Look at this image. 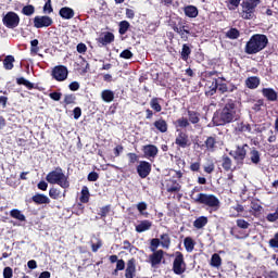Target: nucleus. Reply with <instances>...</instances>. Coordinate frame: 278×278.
Returning a JSON list of instances; mask_svg holds the SVG:
<instances>
[{
  "instance_id": "obj_42",
  "label": "nucleus",
  "mask_w": 278,
  "mask_h": 278,
  "mask_svg": "<svg viewBox=\"0 0 278 278\" xmlns=\"http://www.w3.org/2000/svg\"><path fill=\"white\" fill-rule=\"evenodd\" d=\"M118 34L119 36H125V34H127V31H129V27H131V24H129L128 21H122L118 24Z\"/></svg>"
},
{
  "instance_id": "obj_41",
  "label": "nucleus",
  "mask_w": 278,
  "mask_h": 278,
  "mask_svg": "<svg viewBox=\"0 0 278 278\" xmlns=\"http://www.w3.org/2000/svg\"><path fill=\"white\" fill-rule=\"evenodd\" d=\"M80 203H88L90 201V190L88 189L87 186H84L81 191H80V198H79Z\"/></svg>"
},
{
  "instance_id": "obj_54",
  "label": "nucleus",
  "mask_w": 278,
  "mask_h": 278,
  "mask_svg": "<svg viewBox=\"0 0 278 278\" xmlns=\"http://www.w3.org/2000/svg\"><path fill=\"white\" fill-rule=\"evenodd\" d=\"M119 58H122V60H131V58H134V52L129 49H125L119 53Z\"/></svg>"
},
{
  "instance_id": "obj_63",
  "label": "nucleus",
  "mask_w": 278,
  "mask_h": 278,
  "mask_svg": "<svg viewBox=\"0 0 278 278\" xmlns=\"http://www.w3.org/2000/svg\"><path fill=\"white\" fill-rule=\"evenodd\" d=\"M14 271L12 270V267H4L3 269V278H11L13 277Z\"/></svg>"
},
{
  "instance_id": "obj_59",
  "label": "nucleus",
  "mask_w": 278,
  "mask_h": 278,
  "mask_svg": "<svg viewBox=\"0 0 278 278\" xmlns=\"http://www.w3.org/2000/svg\"><path fill=\"white\" fill-rule=\"evenodd\" d=\"M53 12V5L51 4V0H47L43 5V13L51 14Z\"/></svg>"
},
{
  "instance_id": "obj_27",
  "label": "nucleus",
  "mask_w": 278,
  "mask_h": 278,
  "mask_svg": "<svg viewBox=\"0 0 278 278\" xmlns=\"http://www.w3.org/2000/svg\"><path fill=\"white\" fill-rule=\"evenodd\" d=\"M184 13L188 18H197L199 16V9L192 4L184 8Z\"/></svg>"
},
{
  "instance_id": "obj_55",
  "label": "nucleus",
  "mask_w": 278,
  "mask_h": 278,
  "mask_svg": "<svg viewBox=\"0 0 278 278\" xmlns=\"http://www.w3.org/2000/svg\"><path fill=\"white\" fill-rule=\"evenodd\" d=\"M266 220H268V223H276V220H278V205L274 213L267 214Z\"/></svg>"
},
{
  "instance_id": "obj_22",
  "label": "nucleus",
  "mask_w": 278,
  "mask_h": 278,
  "mask_svg": "<svg viewBox=\"0 0 278 278\" xmlns=\"http://www.w3.org/2000/svg\"><path fill=\"white\" fill-rule=\"evenodd\" d=\"M216 144H218V141H216V137H207L206 140L204 141V151L214 153L216 151Z\"/></svg>"
},
{
  "instance_id": "obj_20",
  "label": "nucleus",
  "mask_w": 278,
  "mask_h": 278,
  "mask_svg": "<svg viewBox=\"0 0 278 278\" xmlns=\"http://www.w3.org/2000/svg\"><path fill=\"white\" fill-rule=\"evenodd\" d=\"M262 94L267 101L271 103H275V101H278V93L273 88H263Z\"/></svg>"
},
{
  "instance_id": "obj_33",
  "label": "nucleus",
  "mask_w": 278,
  "mask_h": 278,
  "mask_svg": "<svg viewBox=\"0 0 278 278\" xmlns=\"http://www.w3.org/2000/svg\"><path fill=\"white\" fill-rule=\"evenodd\" d=\"M174 126L176 129H178V127L180 129H188V127H190V122L188 121V117H179L176 122H174Z\"/></svg>"
},
{
  "instance_id": "obj_35",
  "label": "nucleus",
  "mask_w": 278,
  "mask_h": 278,
  "mask_svg": "<svg viewBox=\"0 0 278 278\" xmlns=\"http://www.w3.org/2000/svg\"><path fill=\"white\" fill-rule=\"evenodd\" d=\"M101 99L102 101H104L105 103H112V101H114V91L110 90V89H105L101 92Z\"/></svg>"
},
{
  "instance_id": "obj_53",
  "label": "nucleus",
  "mask_w": 278,
  "mask_h": 278,
  "mask_svg": "<svg viewBox=\"0 0 278 278\" xmlns=\"http://www.w3.org/2000/svg\"><path fill=\"white\" fill-rule=\"evenodd\" d=\"M61 194H62V191H60V189L51 188V189L49 190V197H50V199L58 200V199H60Z\"/></svg>"
},
{
  "instance_id": "obj_46",
  "label": "nucleus",
  "mask_w": 278,
  "mask_h": 278,
  "mask_svg": "<svg viewBox=\"0 0 278 278\" xmlns=\"http://www.w3.org/2000/svg\"><path fill=\"white\" fill-rule=\"evenodd\" d=\"M22 14L24 16H34V14H36V7H34L33 4H27L23 7Z\"/></svg>"
},
{
  "instance_id": "obj_47",
  "label": "nucleus",
  "mask_w": 278,
  "mask_h": 278,
  "mask_svg": "<svg viewBox=\"0 0 278 278\" xmlns=\"http://www.w3.org/2000/svg\"><path fill=\"white\" fill-rule=\"evenodd\" d=\"M237 131H240L241 134H244V132L251 134L252 131L251 124L244 123V122L239 123L237 126Z\"/></svg>"
},
{
  "instance_id": "obj_64",
  "label": "nucleus",
  "mask_w": 278,
  "mask_h": 278,
  "mask_svg": "<svg viewBox=\"0 0 278 278\" xmlns=\"http://www.w3.org/2000/svg\"><path fill=\"white\" fill-rule=\"evenodd\" d=\"M127 157H128L129 164H134L135 162H138V154H136L134 152H129L127 154Z\"/></svg>"
},
{
  "instance_id": "obj_3",
  "label": "nucleus",
  "mask_w": 278,
  "mask_h": 278,
  "mask_svg": "<svg viewBox=\"0 0 278 278\" xmlns=\"http://www.w3.org/2000/svg\"><path fill=\"white\" fill-rule=\"evenodd\" d=\"M46 181L51 185L60 186V188H63L64 190L71 188L68 176L64 174L62 167H55L54 170L48 173V175L46 176Z\"/></svg>"
},
{
  "instance_id": "obj_60",
  "label": "nucleus",
  "mask_w": 278,
  "mask_h": 278,
  "mask_svg": "<svg viewBox=\"0 0 278 278\" xmlns=\"http://www.w3.org/2000/svg\"><path fill=\"white\" fill-rule=\"evenodd\" d=\"M189 168L192 173H199V170H201V161L199 160L194 163H191Z\"/></svg>"
},
{
  "instance_id": "obj_56",
  "label": "nucleus",
  "mask_w": 278,
  "mask_h": 278,
  "mask_svg": "<svg viewBox=\"0 0 278 278\" xmlns=\"http://www.w3.org/2000/svg\"><path fill=\"white\" fill-rule=\"evenodd\" d=\"M160 244H162L160 239H157V238L151 239L150 251H152V252L157 251V248L160 247Z\"/></svg>"
},
{
  "instance_id": "obj_10",
  "label": "nucleus",
  "mask_w": 278,
  "mask_h": 278,
  "mask_svg": "<svg viewBox=\"0 0 278 278\" xmlns=\"http://www.w3.org/2000/svg\"><path fill=\"white\" fill-rule=\"evenodd\" d=\"M51 77L55 79V81H66V79H68V67L65 65L54 66L51 72Z\"/></svg>"
},
{
  "instance_id": "obj_50",
  "label": "nucleus",
  "mask_w": 278,
  "mask_h": 278,
  "mask_svg": "<svg viewBox=\"0 0 278 278\" xmlns=\"http://www.w3.org/2000/svg\"><path fill=\"white\" fill-rule=\"evenodd\" d=\"M39 41L38 39H34L30 41V54L38 55V51H40V47H38Z\"/></svg>"
},
{
  "instance_id": "obj_58",
  "label": "nucleus",
  "mask_w": 278,
  "mask_h": 278,
  "mask_svg": "<svg viewBox=\"0 0 278 278\" xmlns=\"http://www.w3.org/2000/svg\"><path fill=\"white\" fill-rule=\"evenodd\" d=\"M237 227H239V229H249V227H251V224H249V222H247L245 219H237Z\"/></svg>"
},
{
  "instance_id": "obj_44",
  "label": "nucleus",
  "mask_w": 278,
  "mask_h": 278,
  "mask_svg": "<svg viewBox=\"0 0 278 278\" xmlns=\"http://www.w3.org/2000/svg\"><path fill=\"white\" fill-rule=\"evenodd\" d=\"M190 53H192L190 46H188V43H184L181 53H180L181 60H184V62H188V59L190 58Z\"/></svg>"
},
{
  "instance_id": "obj_13",
  "label": "nucleus",
  "mask_w": 278,
  "mask_h": 278,
  "mask_svg": "<svg viewBox=\"0 0 278 278\" xmlns=\"http://www.w3.org/2000/svg\"><path fill=\"white\" fill-rule=\"evenodd\" d=\"M166 252L164 250H157L152 252V254L149 255L148 262L151 266V268H157L162 262L164 263V255Z\"/></svg>"
},
{
  "instance_id": "obj_2",
  "label": "nucleus",
  "mask_w": 278,
  "mask_h": 278,
  "mask_svg": "<svg viewBox=\"0 0 278 278\" xmlns=\"http://www.w3.org/2000/svg\"><path fill=\"white\" fill-rule=\"evenodd\" d=\"M265 47H268V37L264 34H254L245 43L244 53L255 55L260 51H264Z\"/></svg>"
},
{
  "instance_id": "obj_51",
  "label": "nucleus",
  "mask_w": 278,
  "mask_h": 278,
  "mask_svg": "<svg viewBox=\"0 0 278 278\" xmlns=\"http://www.w3.org/2000/svg\"><path fill=\"white\" fill-rule=\"evenodd\" d=\"M110 212H112V204L102 206L100 208V212L98 213V216H100L101 218H105L108 214H110Z\"/></svg>"
},
{
  "instance_id": "obj_52",
  "label": "nucleus",
  "mask_w": 278,
  "mask_h": 278,
  "mask_svg": "<svg viewBox=\"0 0 278 278\" xmlns=\"http://www.w3.org/2000/svg\"><path fill=\"white\" fill-rule=\"evenodd\" d=\"M147 207H148L147 202H139L137 204L138 212L141 214V216H146V218L147 216H149L148 212L144 213V211H147Z\"/></svg>"
},
{
  "instance_id": "obj_8",
  "label": "nucleus",
  "mask_w": 278,
  "mask_h": 278,
  "mask_svg": "<svg viewBox=\"0 0 278 278\" xmlns=\"http://www.w3.org/2000/svg\"><path fill=\"white\" fill-rule=\"evenodd\" d=\"M186 261L184 258V253L176 252V256L173 262V273L174 275H184L186 273Z\"/></svg>"
},
{
  "instance_id": "obj_21",
  "label": "nucleus",
  "mask_w": 278,
  "mask_h": 278,
  "mask_svg": "<svg viewBox=\"0 0 278 278\" xmlns=\"http://www.w3.org/2000/svg\"><path fill=\"white\" fill-rule=\"evenodd\" d=\"M59 15L64 21H71V18L75 17V10L71 9L70 7H63L60 9Z\"/></svg>"
},
{
  "instance_id": "obj_9",
  "label": "nucleus",
  "mask_w": 278,
  "mask_h": 278,
  "mask_svg": "<svg viewBox=\"0 0 278 278\" xmlns=\"http://www.w3.org/2000/svg\"><path fill=\"white\" fill-rule=\"evenodd\" d=\"M247 149H249V144H242V146H237L236 150H231L229 152V155L233 157L235 162L237 164H244V160H247Z\"/></svg>"
},
{
  "instance_id": "obj_5",
  "label": "nucleus",
  "mask_w": 278,
  "mask_h": 278,
  "mask_svg": "<svg viewBox=\"0 0 278 278\" xmlns=\"http://www.w3.org/2000/svg\"><path fill=\"white\" fill-rule=\"evenodd\" d=\"M260 3H262V0H243L241 3V17L244 18V21H252V18H255V9Z\"/></svg>"
},
{
  "instance_id": "obj_36",
  "label": "nucleus",
  "mask_w": 278,
  "mask_h": 278,
  "mask_svg": "<svg viewBox=\"0 0 278 278\" xmlns=\"http://www.w3.org/2000/svg\"><path fill=\"white\" fill-rule=\"evenodd\" d=\"M16 84L17 86H25L27 90H34V88H36V86H34V83L27 80L25 77L16 78Z\"/></svg>"
},
{
  "instance_id": "obj_26",
  "label": "nucleus",
  "mask_w": 278,
  "mask_h": 278,
  "mask_svg": "<svg viewBox=\"0 0 278 278\" xmlns=\"http://www.w3.org/2000/svg\"><path fill=\"white\" fill-rule=\"evenodd\" d=\"M231 166H233V161H231V157H229L227 154H224L222 156V167L226 173H229V170L233 173V170H236V167L231 168Z\"/></svg>"
},
{
  "instance_id": "obj_39",
  "label": "nucleus",
  "mask_w": 278,
  "mask_h": 278,
  "mask_svg": "<svg viewBox=\"0 0 278 278\" xmlns=\"http://www.w3.org/2000/svg\"><path fill=\"white\" fill-rule=\"evenodd\" d=\"M14 62H16L14 55H7L3 60L5 71H12V68H14Z\"/></svg>"
},
{
  "instance_id": "obj_43",
  "label": "nucleus",
  "mask_w": 278,
  "mask_h": 278,
  "mask_svg": "<svg viewBox=\"0 0 278 278\" xmlns=\"http://www.w3.org/2000/svg\"><path fill=\"white\" fill-rule=\"evenodd\" d=\"M208 220L207 217L205 216H200L198 217L194 222H193V227L195 229H203V227H205V225H207Z\"/></svg>"
},
{
  "instance_id": "obj_19",
  "label": "nucleus",
  "mask_w": 278,
  "mask_h": 278,
  "mask_svg": "<svg viewBox=\"0 0 278 278\" xmlns=\"http://www.w3.org/2000/svg\"><path fill=\"white\" fill-rule=\"evenodd\" d=\"M187 116L190 125H199L201 123V113L198 111L187 109Z\"/></svg>"
},
{
  "instance_id": "obj_34",
  "label": "nucleus",
  "mask_w": 278,
  "mask_h": 278,
  "mask_svg": "<svg viewBox=\"0 0 278 278\" xmlns=\"http://www.w3.org/2000/svg\"><path fill=\"white\" fill-rule=\"evenodd\" d=\"M160 101H162V98L154 97L150 100V108L156 112H162V104H160Z\"/></svg>"
},
{
  "instance_id": "obj_38",
  "label": "nucleus",
  "mask_w": 278,
  "mask_h": 278,
  "mask_svg": "<svg viewBox=\"0 0 278 278\" xmlns=\"http://www.w3.org/2000/svg\"><path fill=\"white\" fill-rule=\"evenodd\" d=\"M250 160H251L252 164H260V162H262V157H261L260 151H257V149H255V148L251 149Z\"/></svg>"
},
{
  "instance_id": "obj_18",
  "label": "nucleus",
  "mask_w": 278,
  "mask_h": 278,
  "mask_svg": "<svg viewBox=\"0 0 278 278\" xmlns=\"http://www.w3.org/2000/svg\"><path fill=\"white\" fill-rule=\"evenodd\" d=\"M136 277V258H129L126 263L125 278Z\"/></svg>"
},
{
  "instance_id": "obj_17",
  "label": "nucleus",
  "mask_w": 278,
  "mask_h": 278,
  "mask_svg": "<svg viewBox=\"0 0 278 278\" xmlns=\"http://www.w3.org/2000/svg\"><path fill=\"white\" fill-rule=\"evenodd\" d=\"M166 192L169 194H177L181 192V185L177 180L170 178L166 182Z\"/></svg>"
},
{
  "instance_id": "obj_1",
  "label": "nucleus",
  "mask_w": 278,
  "mask_h": 278,
  "mask_svg": "<svg viewBox=\"0 0 278 278\" xmlns=\"http://www.w3.org/2000/svg\"><path fill=\"white\" fill-rule=\"evenodd\" d=\"M238 100L227 99L222 109L213 116V123L216 127H225L230 123H236L240 118V106Z\"/></svg>"
},
{
  "instance_id": "obj_24",
  "label": "nucleus",
  "mask_w": 278,
  "mask_h": 278,
  "mask_svg": "<svg viewBox=\"0 0 278 278\" xmlns=\"http://www.w3.org/2000/svg\"><path fill=\"white\" fill-rule=\"evenodd\" d=\"M151 227H153V222L149 219H143L136 226L135 230L137 231V233H144V231H149Z\"/></svg>"
},
{
  "instance_id": "obj_7",
  "label": "nucleus",
  "mask_w": 278,
  "mask_h": 278,
  "mask_svg": "<svg viewBox=\"0 0 278 278\" xmlns=\"http://www.w3.org/2000/svg\"><path fill=\"white\" fill-rule=\"evenodd\" d=\"M2 23L8 29H16V27L21 25V16H18L16 12L9 11L3 15Z\"/></svg>"
},
{
  "instance_id": "obj_45",
  "label": "nucleus",
  "mask_w": 278,
  "mask_h": 278,
  "mask_svg": "<svg viewBox=\"0 0 278 278\" xmlns=\"http://www.w3.org/2000/svg\"><path fill=\"white\" fill-rule=\"evenodd\" d=\"M226 38H229V40H238L240 38V30H238V28L231 27L226 33Z\"/></svg>"
},
{
  "instance_id": "obj_40",
  "label": "nucleus",
  "mask_w": 278,
  "mask_h": 278,
  "mask_svg": "<svg viewBox=\"0 0 278 278\" xmlns=\"http://www.w3.org/2000/svg\"><path fill=\"white\" fill-rule=\"evenodd\" d=\"M211 266L213 268H220L223 266V258L218 253H214L211 257Z\"/></svg>"
},
{
  "instance_id": "obj_29",
  "label": "nucleus",
  "mask_w": 278,
  "mask_h": 278,
  "mask_svg": "<svg viewBox=\"0 0 278 278\" xmlns=\"http://www.w3.org/2000/svg\"><path fill=\"white\" fill-rule=\"evenodd\" d=\"M245 86L250 90H255L260 86V77L257 76H250L245 79Z\"/></svg>"
},
{
  "instance_id": "obj_49",
  "label": "nucleus",
  "mask_w": 278,
  "mask_h": 278,
  "mask_svg": "<svg viewBox=\"0 0 278 278\" xmlns=\"http://www.w3.org/2000/svg\"><path fill=\"white\" fill-rule=\"evenodd\" d=\"M75 101H77V97H75V94L68 93L64 96V100H63L64 105H73L75 104Z\"/></svg>"
},
{
  "instance_id": "obj_37",
  "label": "nucleus",
  "mask_w": 278,
  "mask_h": 278,
  "mask_svg": "<svg viewBox=\"0 0 278 278\" xmlns=\"http://www.w3.org/2000/svg\"><path fill=\"white\" fill-rule=\"evenodd\" d=\"M218 92V79L214 78L208 90L205 91L206 97H214Z\"/></svg>"
},
{
  "instance_id": "obj_61",
  "label": "nucleus",
  "mask_w": 278,
  "mask_h": 278,
  "mask_svg": "<svg viewBox=\"0 0 278 278\" xmlns=\"http://www.w3.org/2000/svg\"><path fill=\"white\" fill-rule=\"evenodd\" d=\"M262 106H264V99H258L256 103L252 106V110L254 112H260V110H262Z\"/></svg>"
},
{
  "instance_id": "obj_14",
  "label": "nucleus",
  "mask_w": 278,
  "mask_h": 278,
  "mask_svg": "<svg viewBox=\"0 0 278 278\" xmlns=\"http://www.w3.org/2000/svg\"><path fill=\"white\" fill-rule=\"evenodd\" d=\"M114 40H115L114 33L104 31L100 34V36L96 39V42L98 47L102 48V47H108V45H112Z\"/></svg>"
},
{
  "instance_id": "obj_23",
  "label": "nucleus",
  "mask_w": 278,
  "mask_h": 278,
  "mask_svg": "<svg viewBox=\"0 0 278 278\" xmlns=\"http://www.w3.org/2000/svg\"><path fill=\"white\" fill-rule=\"evenodd\" d=\"M31 201L36 203V205H49L51 203V199L42 193H37L31 197Z\"/></svg>"
},
{
  "instance_id": "obj_25",
  "label": "nucleus",
  "mask_w": 278,
  "mask_h": 278,
  "mask_svg": "<svg viewBox=\"0 0 278 278\" xmlns=\"http://www.w3.org/2000/svg\"><path fill=\"white\" fill-rule=\"evenodd\" d=\"M217 90L219 94H225V92H233L238 90V87L235 84H231L229 88L226 83H219L217 79Z\"/></svg>"
},
{
  "instance_id": "obj_31",
  "label": "nucleus",
  "mask_w": 278,
  "mask_h": 278,
  "mask_svg": "<svg viewBox=\"0 0 278 278\" xmlns=\"http://www.w3.org/2000/svg\"><path fill=\"white\" fill-rule=\"evenodd\" d=\"M184 245L187 253H192L194 251L197 242L194 241V239H192V237H186L184 240Z\"/></svg>"
},
{
  "instance_id": "obj_57",
  "label": "nucleus",
  "mask_w": 278,
  "mask_h": 278,
  "mask_svg": "<svg viewBox=\"0 0 278 278\" xmlns=\"http://www.w3.org/2000/svg\"><path fill=\"white\" fill-rule=\"evenodd\" d=\"M216 168V165H214V162H210L208 164L204 165V173L207 175H212Z\"/></svg>"
},
{
  "instance_id": "obj_4",
  "label": "nucleus",
  "mask_w": 278,
  "mask_h": 278,
  "mask_svg": "<svg viewBox=\"0 0 278 278\" xmlns=\"http://www.w3.org/2000/svg\"><path fill=\"white\" fill-rule=\"evenodd\" d=\"M195 203L208 207L211 212H218L220 210V200L214 194L199 193Z\"/></svg>"
},
{
  "instance_id": "obj_15",
  "label": "nucleus",
  "mask_w": 278,
  "mask_h": 278,
  "mask_svg": "<svg viewBox=\"0 0 278 278\" xmlns=\"http://www.w3.org/2000/svg\"><path fill=\"white\" fill-rule=\"evenodd\" d=\"M151 163L147 161H140L139 165L137 166V174L141 179H147L148 175H151Z\"/></svg>"
},
{
  "instance_id": "obj_62",
  "label": "nucleus",
  "mask_w": 278,
  "mask_h": 278,
  "mask_svg": "<svg viewBox=\"0 0 278 278\" xmlns=\"http://www.w3.org/2000/svg\"><path fill=\"white\" fill-rule=\"evenodd\" d=\"M269 247H271V249H278V232L269 240Z\"/></svg>"
},
{
  "instance_id": "obj_12",
  "label": "nucleus",
  "mask_w": 278,
  "mask_h": 278,
  "mask_svg": "<svg viewBox=\"0 0 278 278\" xmlns=\"http://www.w3.org/2000/svg\"><path fill=\"white\" fill-rule=\"evenodd\" d=\"M33 23L36 29H42L43 27H51L53 25V18L49 15H36Z\"/></svg>"
},
{
  "instance_id": "obj_16",
  "label": "nucleus",
  "mask_w": 278,
  "mask_h": 278,
  "mask_svg": "<svg viewBox=\"0 0 278 278\" xmlns=\"http://www.w3.org/2000/svg\"><path fill=\"white\" fill-rule=\"evenodd\" d=\"M141 151L147 160H155V157H157V153H160V150L155 144L143 146Z\"/></svg>"
},
{
  "instance_id": "obj_6",
  "label": "nucleus",
  "mask_w": 278,
  "mask_h": 278,
  "mask_svg": "<svg viewBox=\"0 0 278 278\" xmlns=\"http://www.w3.org/2000/svg\"><path fill=\"white\" fill-rule=\"evenodd\" d=\"M172 29H174V31L180 36L184 42H188V39L190 36H192V33L190 31V25L184 20H179L178 24H175Z\"/></svg>"
},
{
  "instance_id": "obj_11",
  "label": "nucleus",
  "mask_w": 278,
  "mask_h": 278,
  "mask_svg": "<svg viewBox=\"0 0 278 278\" xmlns=\"http://www.w3.org/2000/svg\"><path fill=\"white\" fill-rule=\"evenodd\" d=\"M175 144L178 149H189V147H192V141H190L188 132L180 130L176 136Z\"/></svg>"
},
{
  "instance_id": "obj_30",
  "label": "nucleus",
  "mask_w": 278,
  "mask_h": 278,
  "mask_svg": "<svg viewBox=\"0 0 278 278\" xmlns=\"http://www.w3.org/2000/svg\"><path fill=\"white\" fill-rule=\"evenodd\" d=\"M251 210L253 211L252 216H255L257 218V216L262 214V210H264V207L262 206V204H260V200H252Z\"/></svg>"
},
{
  "instance_id": "obj_48",
  "label": "nucleus",
  "mask_w": 278,
  "mask_h": 278,
  "mask_svg": "<svg viewBox=\"0 0 278 278\" xmlns=\"http://www.w3.org/2000/svg\"><path fill=\"white\" fill-rule=\"evenodd\" d=\"M161 245L163 249H170V236L168 233L161 235Z\"/></svg>"
},
{
  "instance_id": "obj_28",
  "label": "nucleus",
  "mask_w": 278,
  "mask_h": 278,
  "mask_svg": "<svg viewBox=\"0 0 278 278\" xmlns=\"http://www.w3.org/2000/svg\"><path fill=\"white\" fill-rule=\"evenodd\" d=\"M153 126H154L155 129H157V131H160L161 134H166V131H168V123H166V119H164V118L156 119V121L153 123Z\"/></svg>"
},
{
  "instance_id": "obj_32",
  "label": "nucleus",
  "mask_w": 278,
  "mask_h": 278,
  "mask_svg": "<svg viewBox=\"0 0 278 278\" xmlns=\"http://www.w3.org/2000/svg\"><path fill=\"white\" fill-rule=\"evenodd\" d=\"M10 216L11 218H15V220H20L21 223H25V220H27L25 214H23V212H21L18 208L11 210Z\"/></svg>"
}]
</instances>
